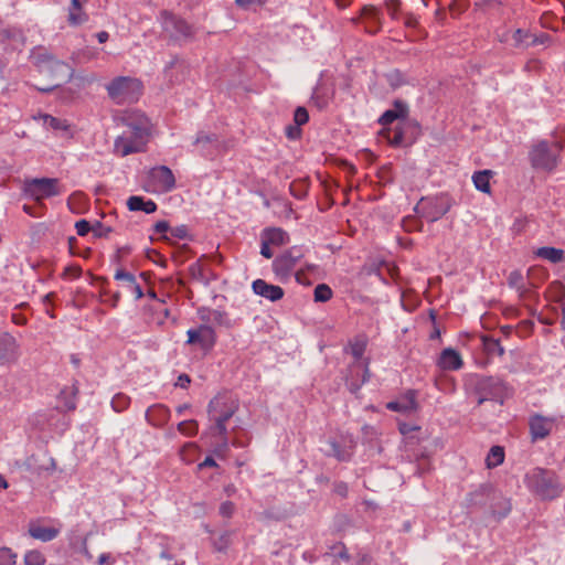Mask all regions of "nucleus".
Here are the masks:
<instances>
[{"label": "nucleus", "mask_w": 565, "mask_h": 565, "mask_svg": "<svg viewBox=\"0 0 565 565\" xmlns=\"http://www.w3.org/2000/svg\"><path fill=\"white\" fill-rule=\"evenodd\" d=\"M119 120L126 130L115 139V153L127 157L143 151L150 134L149 119L139 110H128L120 116Z\"/></svg>", "instance_id": "nucleus-1"}, {"label": "nucleus", "mask_w": 565, "mask_h": 565, "mask_svg": "<svg viewBox=\"0 0 565 565\" xmlns=\"http://www.w3.org/2000/svg\"><path fill=\"white\" fill-rule=\"evenodd\" d=\"M526 488L543 501H552L562 497L564 484L559 476L550 469L533 468L524 478Z\"/></svg>", "instance_id": "nucleus-2"}, {"label": "nucleus", "mask_w": 565, "mask_h": 565, "mask_svg": "<svg viewBox=\"0 0 565 565\" xmlns=\"http://www.w3.org/2000/svg\"><path fill=\"white\" fill-rule=\"evenodd\" d=\"M563 149L564 145L562 140H553L550 142L542 139L535 141L529 151L531 167L547 173L553 172L561 162Z\"/></svg>", "instance_id": "nucleus-3"}, {"label": "nucleus", "mask_w": 565, "mask_h": 565, "mask_svg": "<svg viewBox=\"0 0 565 565\" xmlns=\"http://www.w3.org/2000/svg\"><path fill=\"white\" fill-rule=\"evenodd\" d=\"M108 96L116 104L134 103L142 94V83L140 79L130 76H118L106 85Z\"/></svg>", "instance_id": "nucleus-4"}, {"label": "nucleus", "mask_w": 565, "mask_h": 565, "mask_svg": "<svg viewBox=\"0 0 565 565\" xmlns=\"http://www.w3.org/2000/svg\"><path fill=\"white\" fill-rule=\"evenodd\" d=\"M236 412L233 402L225 397L216 396L212 398L207 406L210 420L214 423L211 427L213 435L225 436L227 434L226 423Z\"/></svg>", "instance_id": "nucleus-5"}, {"label": "nucleus", "mask_w": 565, "mask_h": 565, "mask_svg": "<svg viewBox=\"0 0 565 565\" xmlns=\"http://www.w3.org/2000/svg\"><path fill=\"white\" fill-rule=\"evenodd\" d=\"M32 58L34 60L36 66L40 68V72L51 73L53 78L57 81L53 87L58 86L60 81H68L73 76V70L66 63L56 60L54 56L46 52H42V50H39L38 53H33Z\"/></svg>", "instance_id": "nucleus-6"}, {"label": "nucleus", "mask_w": 565, "mask_h": 565, "mask_svg": "<svg viewBox=\"0 0 565 565\" xmlns=\"http://www.w3.org/2000/svg\"><path fill=\"white\" fill-rule=\"evenodd\" d=\"M24 193L36 202L60 195L62 188L58 179L34 178L24 183Z\"/></svg>", "instance_id": "nucleus-7"}, {"label": "nucleus", "mask_w": 565, "mask_h": 565, "mask_svg": "<svg viewBox=\"0 0 565 565\" xmlns=\"http://www.w3.org/2000/svg\"><path fill=\"white\" fill-rule=\"evenodd\" d=\"M505 383L497 377H481L476 384V391L479 395L478 405L486 401H495L503 404L507 396Z\"/></svg>", "instance_id": "nucleus-8"}, {"label": "nucleus", "mask_w": 565, "mask_h": 565, "mask_svg": "<svg viewBox=\"0 0 565 565\" xmlns=\"http://www.w3.org/2000/svg\"><path fill=\"white\" fill-rule=\"evenodd\" d=\"M451 204L444 196L422 199L416 205V212L427 222H436L450 210Z\"/></svg>", "instance_id": "nucleus-9"}, {"label": "nucleus", "mask_w": 565, "mask_h": 565, "mask_svg": "<svg viewBox=\"0 0 565 565\" xmlns=\"http://www.w3.org/2000/svg\"><path fill=\"white\" fill-rule=\"evenodd\" d=\"M302 253L299 248L292 247L273 262V270L280 280H287L294 273Z\"/></svg>", "instance_id": "nucleus-10"}, {"label": "nucleus", "mask_w": 565, "mask_h": 565, "mask_svg": "<svg viewBox=\"0 0 565 565\" xmlns=\"http://www.w3.org/2000/svg\"><path fill=\"white\" fill-rule=\"evenodd\" d=\"M149 183L153 191L170 192L175 186V178L170 168L159 166L149 171Z\"/></svg>", "instance_id": "nucleus-11"}, {"label": "nucleus", "mask_w": 565, "mask_h": 565, "mask_svg": "<svg viewBox=\"0 0 565 565\" xmlns=\"http://www.w3.org/2000/svg\"><path fill=\"white\" fill-rule=\"evenodd\" d=\"M186 344H199L204 351H210L216 343V333L214 329L204 323L196 329L186 331Z\"/></svg>", "instance_id": "nucleus-12"}, {"label": "nucleus", "mask_w": 565, "mask_h": 565, "mask_svg": "<svg viewBox=\"0 0 565 565\" xmlns=\"http://www.w3.org/2000/svg\"><path fill=\"white\" fill-rule=\"evenodd\" d=\"M557 419L534 414L529 419L530 434L533 440L545 439L554 429Z\"/></svg>", "instance_id": "nucleus-13"}, {"label": "nucleus", "mask_w": 565, "mask_h": 565, "mask_svg": "<svg viewBox=\"0 0 565 565\" xmlns=\"http://www.w3.org/2000/svg\"><path fill=\"white\" fill-rule=\"evenodd\" d=\"M162 26L175 38H186L192 34L191 26L184 20L168 12L162 13Z\"/></svg>", "instance_id": "nucleus-14"}, {"label": "nucleus", "mask_w": 565, "mask_h": 565, "mask_svg": "<svg viewBox=\"0 0 565 565\" xmlns=\"http://www.w3.org/2000/svg\"><path fill=\"white\" fill-rule=\"evenodd\" d=\"M252 289L257 296H260L273 302L280 300L285 295L281 287L268 284L260 278L253 281Z\"/></svg>", "instance_id": "nucleus-15"}, {"label": "nucleus", "mask_w": 565, "mask_h": 565, "mask_svg": "<svg viewBox=\"0 0 565 565\" xmlns=\"http://www.w3.org/2000/svg\"><path fill=\"white\" fill-rule=\"evenodd\" d=\"M437 365L445 371H457L462 367L463 361L458 351L447 348L441 351Z\"/></svg>", "instance_id": "nucleus-16"}, {"label": "nucleus", "mask_w": 565, "mask_h": 565, "mask_svg": "<svg viewBox=\"0 0 565 565\" xmlns=\"http://www.w3.org/2000/svg\"><path fill=\"white\" fill-rule=\"evenodd\" d=\"M169 418L170 409L163 404L152 405L146 412V419L153 427L164 426Z\"/></svg>", "instance_id": "nucleus-17"}, {"label": "nucleus", "mask_w": 565, "mask_h": 565, "mask_svg": "<svg viewBox=\"0 0 565 565\" xmlns=\"http://www.w3.org/2000/svg\"><path fill=\"white\" fill-rule=\"evenodd\" d=\"M114 278L118 281H121L124 286L134 295L136 300H139L143 297L142 288L137 282L134 274L126 271L122 268H118L115 271Z\"/></svg>", "instance_id": "nucleus-18"}, {"label": "nucleus", "mask_w": 565, "mask_h": 565, "mask_svg": "<svg viewBox=\"0 0 565 565\" xmlns=\"http://www.w3.org/2000/svg\"><path fill=\"white\" fill-rule=\"evenodd\" d=\"M386 407L393 412L409 413L417 409V401L415 391H407L406 394L398 401H393L386 404Z\"/></svg>", "instance_id": "nucleus-19"}, {"label": "nucleus", "mask_w": 565, "mask_h": 565, "mask_svg": "<svg viewBox=\"0 0 565 565\" xmlns=\"http://www.w3.org/2000/svg\"><path fill=\"white\" fill-rule=\"evenodd\" d=\"M361 18L365 19L366 26L365 29L370 33H376L381 29L382 17L380 11L373 6H364L361 9Z\"/></svg>", "instance_id": "nucleus-20"}, {"label": "nucleus", "mask_w": 565, "mask_h": 565, "mask_svg": "<svg viewBox=\"0 0 565 565\" xmlns=\"http://www.w3.org/2000/svg\"><path fill=\"white\" fill-rule=\"evenodd\" d=\"M29 534L31 537L42 541L50 542L56 539L60 534L58 527L42 526L39 524H31L29 526Z\"/></svg>", "instance_id": "nucleus-21"}, {"label": "nucleus", "mask_w": 565, "mask_h": 565, "mask_svg": "<svg viewBox=\"0 0 565 565\" xmlns=\"http://www.w3.org/2000/svg\"><path fill=\"white\" fill-rule=\"evenodd\" d=\"M408 114V107L403 102L396 100L394 108L386 110L379 119L383 126L392 124L394 120L405 118Z\"/></svg>", "instance_id": "nucleus-22"}, {"label": "nucleus", "mask_w": 565, "mask_h": 565, "mask_svg": "<svg viewBox=\"0 0 565 565\" xmlns=\"http://www.w3.org/2000/svg\"><path fill=\"white\" fill-rule=\"evenodd\" d=\"M127 207L130 211H142L151 214L157 210V203L152 200H145L142 196L132 195L127 200Z\"/></svg>", "instance_id": "nucleus-23"}, {"label": "nucleus", "mask_w": 565, "mask_h": 565, "mask_svg": "<svg viewBox=\"0 0 565 565\" xmlns=\"http://www.w3.org/2000/svg\"><path fill=\"white\" fill-rule=\"evenodd\" d=\"M260 237L274 246H282L289 241L288 234L278 227L265 228Z\"/></svg>", "instance_id": "nucleus-24"}, {"label": "nucleus", "mask_w": 565, "mask_h": 565, "mask_svg": "<svg viewBox=\"0 0 565 565\" xmlns=\"http://www.w3.org/2000/svg\"><path fill=\"white\" fill-rule=\"evenodd\" d=\"M88 15L83 10L79 0H71L67 21L71 25L77 26L87 22Z\"/></svg>", "instance_id": "nucleus-25"}, {"label": "nucleus", "mask_w": 565, "mask_h": 565, "mask_svg": "<svg viewBox=\"0 0 565 565\" xmlns=\"http://www.w3.org/2000/svg\"><path fill=\"white\" fill-rule=\"evenodd\" d=\"M34 120H42L43 126L53 130H62L67 131L70 129V124L67 120L51 116L49 114H38L33 116Z\"/></svg>", "instance_id": "nucleus-26"}, {"label": "nucleus", "mask_w": 565, "mask_h": 565, "mask_svg": "<svg viewBox=\"0 0 565 565\" xmlns=\"http://www.w3.org/2000/svg\"><path fill=\"white\" fill-rule=\"evenodd\" d=\"M536 257L557 264L564 260V250L556 247L543 246L534 252Z\"/></svg>", "instance_id": "nucleus-27"}, {"label": "nucleus", "mask_w": 565, "mask_h": 565, "mask_svg": "<svg viewBox=\"0 0 565 565\" xmlns=\"http://www.w3.org/2000/svg\"><path fill=\"white\" fill-rule=\"evenodd\" d=\"M493 175V171L491 170H481L477 171L472 175V182L477 190L483 192V193H490L491 186H490V179Z\"/></svg>", "instance_id": "nucleus-28"}, {"label": "nucleus", "mask_w": 565, "mask_h": 565, "mask_svg": "<svg viewBox=\"0 0 565 565\" xmlns=\"http://www.w3.org/2000/svg\"><path fill=\"white\" fill-rule=\"evenodd\" d=\"M504 461V449L501 446H493L490 448L487 458L486 465L488 468H495L503 463Z\"/></svg>", "instance_id": "nucleus-29"}, {"label": "nucleus", "mask_w": 565, "mask_h": 565, "mask_svg": "<svg viewBox=\"0 0 565 565\" xmlns=\"http://www.w3.org/2000/svg\"><path fill=\"white\" fill-rule=\"evenodd\" d=\"M483 350L489 355L502 356L504 354V348L500 341L488 335L482 337Z\"/></svg>", "instance_id": "nucleus-30"}, {"label": "nucleus", "mask_w": 565, "mask_h": 565, "mask_svg": "<svg viewBox=\"0 0 565 565\" xmlns=\"http://www.w3.org/2000/svg\"><path fill=\"white\" fill-rule=\"evenodd\" d=\"M130 405V397L124 393L116 394L111 399V407L115 412L121 413Z\"/></svg>", "instance_id": "nucleus-31"}, {"label": "nucleus", "mask_w": 565, "mask_h": 565, "mask_svg": "<svg viewBox=\"0 0 565 565\" xmlns=\"http://www.w3.org/2000/svg\"><path fill=\"white\" fill-rule=\"evenodd\" d=\"M548 294L553 301L561 302L565 298V286L555 280L548 286Z\"/></svg>", "instance_id": "nucleus-32"}, {"label": "nucleus", "mask_w": 565, "mask_h": 565, "mask_svg": "<svg viewBox=\"0 0 565 565\" xmlns=\"http://www.w3.org/2000/svg\"><path fill=\"white\" fill-rule=\"evenodd\" d=\"M178 430L184 436H194L199 430L198 422L194 419L183 420L178 424Z\"/></svg>", "instance_id": "nucleus-33"}, {"label": "nucleus", "mask_w": 565, "mask_h": 565, "mask_svg": "<svg viewBox=\"0 0 565 565\" xmlns=\"http://www.w3.org/2000/svg\"><path fill=\"white\" fill-rule=\"evenodd\" d=\"M313 296H315V301L326 302V301L331 299L332 290H331V288L328 285L319 284L315 288Z\"/></svg>", "instance_id": "nucleus-34"}, {"label": "nucleus", "mask_w": 565, "mask_h": 565, "mask_svg": "<svg viewBox=\"0 0 565 565\" xmlns=\"http://www.w3.org/2000/svg\"><path fill=\"white\" fill-rule=\"evenodd\" d=\"M44 555L36 550L28 551L24 555V565H44Z\"/></svg>", "instance_id": "nucleus-35"}, {"label": "nucleus", "mask_w": 565, "mask_h": 565, "mask_svg": "<svg viewBox=\"0 0 565 565\" xmlns=\"http://www.w3.org/2000/svg\"><path fill=\"white\" fill-rule=\"evenodd\" d=\"M17 559V553H14L10 547H0V565H15Z\"/></svg>", "instance_id": "nucleus-36"}, {"label": "nucleus", "mask_w": 565, "mask_h": 565, "mask_svg": "<svg viewBox=\"0 0 565 565\" xmlns=\"http://www.w3.org/2000/svg\"><path fill=\"white\" fill-rule=\"evenodd\" d=\"M289 190L295 198L302 199L307 194V183L305 181H294L290 183Z\"/></svg>", "instance_id": "nucleus-37"}, {"label": "nucleus", "mask_w": 565, "mask_h": 565, "mask_svg": "<svg viewBox=\"0 0 565 565\" xmlns=\"http://www.w3.org/2000/svg\"><path fill=\"white\" fill-rule=\"evenodd\" d=\"M508 285L511 288L520 289L524 284L523 275L520 270H512L508 277Z\"/></svg>", "instance_id": "nucleus-38"}, {"label": "nucleus", "mask_w": 565, "mask_h": 565, "mask_svg": "<svg viewBox=\"0 0 565 565\" xmlns=\"http://www.w3.org/2000/svg\"><path fill=\"white\" fill-rule=\"evenodd\" d=\"M498 504L500 505V509L493 507V513L497 514L499 518H505L512 509L510 500L505 498H500Z\"/></svg>", "instance_id": "nucleus-39"}, {"label": "nucleus", "mask_w": 565, "mask_h": 565, "mask_svg": "<svg viewBox=\"0 0 565 565\" xmlns=\"http://www.w3.org/2000/svg\"><path fill=\"white\" fill-rule=\"evenodd\" d=\"M230 543L231 535L228 532H224L214 541V548L218 552H224L228 547Z\"/></svg>", "instance_id": "nucleus-40"}, {"label": "nucleus", "mask_w": 565, "mask_h": 565, "mask_svg": "<svg viewBox=\"0 0 565 565\" xmlns=\"http://www.w3.org/2000/svg\"><path fill=\"white\" fill-rule=\"evenodd\" d=\"M365 342L364 341H355L350 344V352L355 360H360L365 351Z\"/></svg>", "instance_id": "nucleus-41"}, {"label": "nucleus", "mask_w": 565, "mask_h": 565, "mask_svg": "<svg viewBox=\"0 0 565 565\" xmlns=\"http://www.w3.org/2000/svg\"><path fill=\"white\" fill-rule=\"evenodd\" d=\"M531 288H537V285H535L534 282H531L530 287H526V285H523V286H521L520 289H515L519 294V298L521 300H527L532 297H536V294L534 291H532Z\"/></svg>", "instance_id": "nucleus-42"}, {"label": "nucleus", "mask_w": 565, "mask_h": 565, "mask_svg": "<svg viewBox=\"0 0 565 565\" xmlns=\"http://www.w3.org/2000/svg\"><path fill=\"white\" fill-rule=\"evenodd\" d=\"M75 230H76V233L77 235L79 236H85L87 235L90 231H96L94 227H92V225L89 224L88 221L86 220H79L75 223Z\"/></svg>", "instance_id": "nucleus-43"}, {"label": "nucleus", "mask_w": 565, "mask_h": 565, "mask_svg": "<svg viewBox=\"0 0 565 565\" xmlns=\"http://www.w3.org/2000/svg\"><path fill=\"white\" fill-rule=\"evenodd\" d=\"M386 9L393 20L398 19V12L401 9V0H387L385 2Z\"/></svg>", "instance_id": "nucleus-44"}, {"label": "nucleus", "mask_w": 565, "mask_h": 565, "mask_svg": "<svg viewBox=\"0 0 565 565\" xmlns=\"http://www.w3.org/2000/svg\"><path fill=\"white\" fill-rule=\"evenodd\" d=\"M294 120L297 126L305 125L309 120V115L306 108L298 107L294 114Z\"/></svg>", "instance_id": "nucleus-45"}, {"label": "nucleus", "mask_w": 565, "mask_h": 565, "mask_svg": "<svg viewBox=\"0 0 565 565\" xmlns=\"http://www.w3.org/2000/svg\"><path fill=\"white\" fill-rule=\"evenodd\" d=\"M235 512V504L232 501H224L220 505V514L224 518H232Z\"/></svg>", "instance_id": "nucleus-46"}, {"label": "nucleus", "mask_w": 565, "mask_h": 565, "mask_svg": "<svg viewBox=\"0 0 565 565\" xmlns=\"http://www.w3.org/2000/svg\"><path fill=\"white\" fill-rule=\"evenodd\" d=\"M170 234L179 239H184L188 237V227L185 225L170 227Z\"/></svg>", "instance_id": "nucleus-47"}, {"label": "nucleus", "mask_w": 565, "mask_h": 565, "mask_svg": "<svg viewBox=\"0 0 565 565\" xmlns=\"http://www.w3.org/2000/svg\"><path fill=\"white\" fill-rule=\"evenodd\" d=\"M526 38L527 33L521 29L515 30L512 35L515 46H520Z\"/></svg>", "instance_id": "nucleus-48"}, {"label": "nucleus", "mask_w": 565, "mask_h": 565, "mask_svg": "<svg viewBox=\"0 0 565 565\" xmlns=\"http://www.w3.org/2000/svg\"><path fill=\"white\" fill-rule=\"evenodd\" d=\"M220 437L222 438V443L214 449V454L217 456H223L228 450V440L226 435Z\"/></svg>", "instance_id": "nucleus-49"}, {"label": "nucleus", "mask_w": 565, "mask_h": 565, "mask_svg": "<svg viewBox=\"0 0 565 565\" xmlns=\"http://www.w3.org/2000/svg\"><path fill=\"white\" fill-rule=\"evenodd\" d=\"M265 2L266 0H235L236 6L242 9H248L250 6L263 4Z\"/></svg>", "instance_id": "nucleus-50"}, {"label": "nucleus", "mask_w": 565, "mask_h": 565, "mask_svg": "<svg viewBox=\"0 0 565 565\" xmlns=\"http://www.w3.org/2000/svg\"><path fill=\"white\" fill-rule=\"evenodd\" d=\"M154 232L157 234H167L168 232H170V225L167 221H159L154 224Z\"/></svg>", "instance_id": "nucleus-51"}, {"label": "nucleus", "mask_w": 565, "mask_h": 565, "mask_svg": "<svg viewBox=\"0 0 565 565\" xmlns=\"http://www.w3.org/2000/svg\"><path fill=\"white\" fill-rule=\"evenodd\" d=\"M404 136L402 130H395L392 137H388V142L392 146H401L403 143Z\"/></svg>", "instance_id": "nucleus-52"}, {"label": "nucleus", "mask_w": 565, "mask_h": 565, "mask_svg": "<svg viewBox=\"0 0 565 565\" xmlns=\"http://www.w3.org/2000/svg\"><path fill=\"white\" fill-rule=\"evenodd\" d=\"M260 254L268 259L274 255L270 249V244L267 243L264 238H262Z\"/></svg>", "instance_id": "nucleus-53"}, {"label": "nucleus", "mask_w": 565, "mask_h": 565, "mask_svg": "<svg viewBox=\"0 0 565 565\" xmlns=\"http://www.w3.org/2000/svg\"><path fill=\"white\" fill-rule=\"evenodd\" d=\"M76 201H85V195L83 193H73L70 198H68V206L72 211H74V207L73 205L75 204Z\"/></svg>", "instance_id": "nucleus-54"}, {"label": "nucleus", "mask_w": 565, "mask_h": 565, "mask_svg": "<svg viewBox=\"0 0 565 565\" xmlns=\"http://www.w3.org/2000/svg\"><path fill=\"white\" fill-rule=\"evenodd\" d=\"M404 23L407 28H416L418 25V19L414 14L408 13L405 17Z\"/></svg>", "instance_id": "nucleus-55"}, {"label": "nucleus", "mask_w": 565, "mask_h": 565, "mask_svg": "<svg viewBox=\"0 0 565 565\" xmlns=\"http://www.w3.org/2000/svg\"><path fill=\"white\" fill-rule=\"evenodd\" d=\"M190 382H191V380H190L189 375L181 374V375H179L178 382L175 385L180 386L182 388H185L190 384Z\"/></svg>", "instance_id": "nucleus-56"}, {"label": "nucleus", "mask_w": 565, "mask_h": 565, "mask_svg": "<svg viewBox=\"0 0 565 565\" xmlns=\"http://www.w3.org/2000/svg\"><path fill=\"white\" fill-rule=\"evenodd\" d=\"M211 141H212V138L209 135H205L204 132H200L196 136L194 143L195 145L207 143V142H211Z\"/></svg>", "instance_id": "nucleus-57"}, {"label": "nucleus", "mask_w": 565, "mask_h": 565, "mask_svg": "<svg viewBox=\"0 0 565 565\" xmlns=\"http://www.w3.org/2000/svg\"><path fill=\"white\" fill-rule=\"evenodd\" d=\"M217 463L212 457H206L201 463H199V469H203L206 467H216Z\"/></svg>", "instance_id": "nucleus-58"}, {"label": "nucleus", "mask_w": 565, "mask_h": 565, "mask_svg": "<svg viewBox=\"0 0 565 565\" xmlns=\"http://www.w3.org/2000/svg\"><path fill=\"white\" fill-rule=\"evenodd\" d=\"M212 316H213V318H212L213 321H215L217 323H223V319L225 318V315L223 312L214 310L212 312Z\"/></svg>", "instance_id": "nucleus-59"}, {"label": "nucleus", "mask_w": 565, "mask_h": 565, "mask_svg": "<svg viewBox=\"0 0 565 565\" xmlns=\"http://www.w3.org/2000/svg\"><path fill=\"white\" fill-rule=\"evenodd\" d=\"M299 134H300V130H299L298 127H291L290 126V127L287 128V136L289 138H296V137L299 136Z\"/></svg>", "instance_id": "nucleus-60"}, {"label": "nucleus", "mask_w": 565, "mask_h": 565, "mask_svg": "<svg viewBox=\"0 0 565 565\" xmlns=\"http://www.w3.org/2000/svg\"><path fill=\"white\" fill-rule=\"evenodd\" d=\"M552 136H553L554 140H562L563 145L565 147V128L563 130H561L559 132L554 131Z\"/></svg>", "instance_id": "nucleus-61"}, {"label": "nucleus", "mask_w": 565, "mask_h": 565, "mask_svg": "<svg viewBox=\"0 0 565 565\" xmlns=\"http://www.w3.org/2000/svg\"><path fill=\"white\" fill-rule=\"evenodd\" d=\"M334 2L340 9H345L350 6L351 0H334Z\"/></svg>", "instance_id": "nucleus-62"}, {"label": "nucleus", "mask_w": 565, "mask_h": 565, "mask_svg": "<svg viewBox=\"0 0 565 565\" xmlns=\"http://www.w3.org/2000/svg\"><path fill=\"white\" fill-rule=\"evenodd\" d=\"M108 33L106 31H102L97 34V39L99 43H105L108 40Z\"/></svg>", "instance_id": "nucleus-63"}, {"label": "nucleus", "mask_w": 565, "mask_h": 565, "mask_svg": "<svg viewBox=\"0 0 565 565\" xmlns=\"http://www.w3.org/2000/svg\"><path fill=\"white\" fill-rule=\"evenodd\" d=\"M200 270H201V265L199 263L192 264L190 266V271L192 273L193 276H195L196 273H200Z\"/></svg>", "instance_id": "nucleus-64"}]
</instances>
